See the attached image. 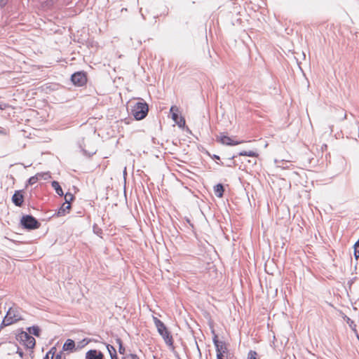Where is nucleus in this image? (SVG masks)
<instances>
[{"mask_svg":"<svg viewBox=\"0 0 359 359\" xmlns=\"http://www.w3.org/2000/svg\"><path fill=\"white\" fill-rule=\"evenodd\" d=\"M51 185H52V187L55 190L56 193L59 196H62L64 194L63 191H62L59 182H57L56 181H53V182H52Z\"/></svg>","mask_w":359,"mask_h":359,"instance_id":"obj_15","label":"nucleus"},{"mask_svg":"<svg viewBox=\"0 0 359 359\" xmlns=\"http://www.w3.org/2000/svg\"><path fill=\"white\" fill-rule=\"evenodd\" d=\"M8 0H0V7H4L7 4Z\"/></svg>","mask_w":359,"mask_h":359,"instance_id":"obj_26","label":"nucleus"},{"mask_svg":"<svg viewBox=\"0 0 359 359\" xmlns=\"http://www.w3.org/2000/svg\"><path fill=\"white\" fill-rule=\"evenodd\" d=\"M53 353H51V351H49L46 355L44 359H53Z\"/></svg>","mask_w":359,"mask_h":359,"instance_id":"obj_25","label":"nucleus"},{"mask_svg":"<svg viewBox=\"0 0 359 359\" xmlns=\"http://www.w3.org/2000/svg\"><path fill=\"white\" fill-rule=\"evenodd\" d=\"M116 343L118 344V352L120 354H124L126 349L123 346V343L121 339H116Z\"/></svg>","mask_w":359,"mask_h":359,"instance_id":"obj_20","label":"nucleus"},{"mask_svg":"<svg viewBox=\"0 0 359 359\" xmlns=\"http://www.w3.org/2000/svg\"><path fill=\"white\" fill-rule=\"evenodd\" d=\"M172 119L180 127H183L185 125L184 118L180 114L179 108L177 106H172L170 109Z\"/></svg>","mask_w":359,"mask_h":359,"instance_id":"obj_8","label":"nucleus"},{"mask_svg":"<svg viewBox=\"0 0 359 359\" xmlns=\"http://www.w3.org/2000/svg\"><path fill=\"white\" fill-rule=\"evenodd\" d=\"M36 177H37V179L39 180H47L50 177V175L48 172H40L35 175Z\"/></svg>","mask_w":359,"mask_h":359,"instance_id":"obj_18","label":"nucleus"},{"mask_svg":"<svg viewBox=\"0 0 359 359\" xmlns=\"http://www.w3.org/2000/svg\"><path fill=\"white\" fill-rule=\"evenodd\" d=\"M107 348L109 349V351L110 352V355H111V359H118L116 355V351L114 350V348L112 346L108 345Z\"/></svg>","mask_w":359,"mask_h":359,"instance_id":"obj_21","label":"nucleus"},{"mask_svg":"<svg viewBox=\"0 0 359 359\" xmlns=\"http://www.w3.org/2000/svg\"><path fill=\"white\" fill-rule=\"evenodd\" d=\"M240 156H251V157H258L259 154L253 151H243L239 153Z\"/></svg>","mask_w":359,"mask_h":359,"instance_id":"obj_16","label":"nucleus"},{"mask_svg":"<svg viewBox=\"0 0 359 359\" xmlns=\"http://www.w3.org/2000/svg\"><path fill=\"white\" fill-rule=\"evenodd\" d=\"M136 102L132 107L131 113L136 120H142L146 117L149 111L148 104L142 100Z\"/></svg>","mask_w":359,"mask_h":359,"instance_id":"obj_2","label":"nucleus"},{"mask_svg":"<svg viewBox=\"0 0 359 359\" xmlns=\"http://www.w3.org/2000/svg\"><path fill=\"white\" fill-rule=\"evenodd\" d=\"M17 340L26 348L32 349L36 345L35 339L26 332H21L17 336Z\"/></svg>","mask_w":359,"mask_h":359,"instance_id":"obj_4","label":"nucleus"},{"mask_svg":"<svg viewBox=\"0 0 359 359\" xmlns=\"http://www.w3.org/2000/svg\"><path fill=\"white\" fill-rule=\"evenodd\" d=\"M38 181H39V180L37 179V177H36L34 175V176L31 177L29 179L28 182L30 185H33V184H36Z\"/></svg>","mask_w":359,"mask_h":359,"instance_id":"obj_23","label":"nucleus"},{"mask_svg":"<svg viewBox=\"0 0 359 359\" xmlns=\"http://www.w3.org/2000/svg\"><path fill=\"white\" fill-rule=\"evenodd\" d=\"M214 191H215V194L217 197L222 198L223 196L224 191L223 185L222 184H218L216 186H215Z\"/></svg>","mask_w":359,"mask_h":359,"instance_id":"obj_13","label":"nucleus"},{"mask_svg":"<svg viewBox=\"0 0 359 359\" xmlns=\"http://www.w3.org/2000/svg\"><path fill=\"white\" fill-rule=\"evenodd\" d=\"M75 347V343L72 339H67L63 345L65 351H72Z\"/></svg>","mask_w":359,"mask_h":359,"instance_id":"obj_14","label":"nucleus"},{"mask_svg":"<svg viewBox=\"0 0 359 359\" xmlns=\"http://www.w3.org/2000/svg\"><path fill=\"white\" fill-rule=\"evenodd\" d=\"M74 199V196L71 193L67 192L65 195V203H68L71 204V202L73 201Z\"/></svg>","mask_w":359,"mask_h":359,"instance_id":"obj_19","label":"nucleus"},{"mask_svg":"<svg viewBox=\"0 0 359 359\" xmlns=\"http://www.w3.org/2000/svg\"><path fill=\"white\" fill-rule=\"evenodd\" d=\"M217 140L221 144L228 146H236L244 142L243 141L235 140L224 133H220L217 137Z\"/></svg>","mask_w":359,"mask_h":359,"instance_id":"obj_9","label":"nucleus"},{"mask_svg":"<svg viewBox=\"0 0 359 359\" xmlns=\"http://www.w3.org/2000/svg\"><path fill=\"white\" fill-rule=\"evenodd\" d=\"M216 348L217 359L228 356V347L224 341H219L217 335H215L212 339Z\"/></svg>","mask_w":359,"mask_h":359,"instance_id":"obj_5","label":"nucleus"},{"mask_svg":"<svg viewBox=\"0 0 359 359\" xmlns=\"http://www.w3.org/2000/svg\"><path fill=\"white\" fill-rule=\"evenodd\" d=\"M258 354L255 351H250L248 354V359H258Z\"/></svg>","mask_w":359,"mask_h":359,"instance_id":"obj_22","label":"nucleus"},{"mask_svg":"<svg viewBox=\"0 0 359 359\" xmlns=\"http://www.w3.org/2000/svg\"><path fill=\"white\" fill-rule=\"evenodd\" d=\"M13 203L16 205L20 207L24 202V196L21 191H16L13 197Z\"/></svg>","mask_w":359,"mask_h":359,"instance_id":"obj_10","label":"nucleus"},{"mask_svg":"<svg viewBox=\"0 0 359 359\" xmlns=\"http://www.w3.org/2000/svg\"><path fill=\"white\" fill-rule=\"evenodd\" d=\"M72 82L76 86H83L86 84L88 79L84 72H77L72 75Z\"/></svg>","mask_w":359,"mask_h":359,"instance_id":"obj_6","label":"nucleus"},{"mask_svg":"<svg viewBox=\"0 0 359 359\" xmlns=\"http://www.w3.org/2000/svg\"><path fill=\"white\" fill-rule=\"evenodd\" d=\"M22 320L20 312L17 308L11 307L7 311L6 316L4 317L2 324L4 326H8L18 321Z\"/></svg>","mask_w":359,"mask_h":359,"instance_id":"obj_3","label":"nucleus"},{"mask_svg":"<svg viewBox=\"0 0 359 359\" xmlns=\"http://www.w3.org/2000/svg\"><path fill=\"white\" fill-rule=\"evenodd\" d=\"M30 334H32L36 337H39L40 334V329L38 326H33L28 329Z\"/></svg>","mask_w":359,"mask_h":359,"instance_id":"obj_17","label":"nucleus"},{"mask_svg":"<svg viewBox=\"0 0 359 359\" xmlns=\"http://www.w3.org/2000/svg\"><path fill=\"white\" fill-rule=\"evenodd\" d=\"M21 223L25 228L29 229H36L40 226L39 222L34 217L30 215L23 216L21 219Z\"/></svg>","mask_w":359,"mask_h":359,"instance_id":"obj_7","label":"nucleus"},{"mask_svg":"<svg viewBox=\"0 0 359 359\" xmlns=\"http://www.w3.org/2000/svg\"><path fill=\"white\" fill-rule=\"evenodd\" d=\"M153 320L158 333L163 337L165 343L168 346L173 348L174 340L172 336L165 324L156 317H153Z\"/></svg>","mask_w":359,"mask_h":359,"instance_id":"obj_1","label":"nucleus"},{"mask_svg":"<svg viewBox=\"0 0 359 359\" xmlns=\"http://www.w3.org/2000/svg\"><path fill=\"white\" fill-rule=\"evenodd\" d=\"M123 359H140L135 354H128L123 357Z\"/></svg>","mask_w":359,"mask_h":359,"instance_id":"obj_24","label":"nucleus"},{"mask_svg":"<svg viewBox=\"0 0 359 359\" xmlns=\"http://www.w3.org/2000/svg\"><path fill=\"white\" fill-rule=\"evenodd\" d=\"M70 209H71V204H69L68 203H64L62 205V206L60 208V209L58 210L56 215L57 217L64 216L69 212Z\"/></svg>","mask_w":359,"mask_h":359,"instance_id":"obj_12","label":"nucleus"},{"mask_svg":"<svg viewBox=\"0 0 359 359\" xmlns=\"http://www.w3.org/2000/svg\"><path fill=\"white\" fill-rule=\"evenodd\" d=\"M103 354L97 350H90L86 353V359H103Z\"/></svg>","mask_w":359,"mask_h":359,"instance_id":"obj_11","label":"nucleus"}]
</instances>
